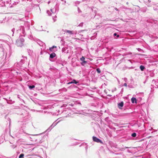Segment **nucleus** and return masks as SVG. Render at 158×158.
<instances>
[{
  "instance_id": "1",
  "label": "nucleus",
  "mask_w": 158,
  "mask_h": 158,
  "mask_svg": "<svg viewBox=\"0 0 158 158\" xmlns=\"http://www.w3.org/2000/svg\"><path fill=\"white\" fill-rule=\"evenodd\" d=\"M80 63L82 66H85L88 64V60L87 59H85V57L83 56H82L81 57L80 59Z\"/></svg>"
},
{
  "instance_id": "19",
  "label": "nucleus",
  "mask_w": 158,
  "mask_h": 158,
  "mask_svg": "<svg viewBox=\"0 0 158 158\" xmlns=\"http://www.w3.org/2000/svg\"><path fill=\"white\" fill-rule=\"evenodd\" d=\"M156 81L155 80H153L152 81V84H155V83H156Z\"/></svg>"
},
{
  "instance_id": "29",
  "label": "nucleus",
  "mask_w": 158,
  "mask_h": 158,
  "mask_svg": "<svg viewBox=\"0 0 158 158\" xmlns=\"http://www.w3.org/2000/svg\"><path fill=\"white\" fill-rule=\"evenodd\" d=\"M116 88H114V90H116Z\"/></svg>"
},
{
  "instance_id": "12",
  "label": "nucleus",
  "mask_w": 158,
  "mask_h": 158,
  "mask_svg": "<svg viewBox=\"0 0 158 158\" xmlns=\"http://www.w3.org/2000/svg\"><path fill=\"white\" fill-rule=\"evenodd\" d=\"M56 48V46H53L52 47H51L49 48V50L51 51H53V48Z\"/></svg>"
},
{
  "instance_id": "15",
  "label": "nucleus",
  "mask_w": 158,
  "mask_h": 158,
  "mask_svg": "<svg viewBox=\"0 0 158 158\" xmlns=\"http://www.w3.org/2000/svg\"><path fill=\"white\" fill-rule=\"evenodd\" d=\"M113 36L114 37L116 36L117 37H118L119 36V35H117L116 33H114Z\"/></svg>"
},
{
  "instance_id": "34",
  "label": "nucleus",
  "mask_w": 158,
  "mask_h": 158,
  "mask_svg": "<svg viewBox=\"0 0 158 158\" xmlns=\"http://www.w3.org/2000/svg\"><path fill=\"white\" fill-rule=\"evenodd\" d=\"M80 105L81 104V103L80 102L79 103Z\"/></svg>"
},
{
  "instance_id": "22",
  "label": "nucleus",
  "mask_w": 158,
  "mask_h": 158,
  "mask_svg": "<svg viewBox=\"0 0 158 158\" xmlns=\"http://www.w3.org/2000/svg\"><path fill=\"white\" fill-rule=\"evenodd\" d=\"M123 88L122 89H121V93H122L123 92Z\"/></svg>"
},
{
  "instance_id": "10",
  "label": "nucleus",
  "mask_w": 158,
  "mask_h": 158,
  "mask_svg": "<svg viewBox=\"0 0 158 158\" xmlns=\"http://www.w3.org/2000/svg\"><path fill=\"white\" fill-rule=\"evenodd\" d=\"M56 56V54L54 53H53L50 54V58H53Z\"/></svg>"
},
{
  "instance_id": "8",
  "label": "nucleus",
  "mask_w": 158,
  "mask_h": 158,
  "mask_svg": "<svg viewBox=\"0 0 158 158\" xmlns=\"http://www.w3.org/2000/svg\"><path fill=\"white\" fill-rule=\"evenodd\" d=\"M108 143L111 147L114 146V144L112 141H109Z\"/></svg>"
},
{
  "instance_id": "9",
  "label": "nucleus",
  "mask_w": 158,
  "mask_h": 158,
  "mask_svg": "<svg viewBox=\"0 0 158 158\" xmlns=\"http://www.w3.org/2000/svg\"><path fill=\"white\" fill-rule=\"evenodd\" d=\"M77 83H78V82H77L75 80H73V81H72L71 82H69L68 84H69L72 83H75V84H77Z\"/></svg>"
},
{
  "instance_id": "35",
  "label": "nucleus",
  "mask_w": 158,
  "mask_h": 158,
  "mask_svg": "<svg viewBox=\"0 0 158 158\" xmlns=\"http://www.w3.org/2000/svg\"><path fill=\"white\" fill-rule=\"evenodd\" d=\"M99 2H101L99 0Z\"/></svg>"
},
{
  "instance_id": "26",
  "label": "nucleus",
  "mask_w": 158,
  "mask_h": 158,
  "mask_svg": "<svg viewBox=\"0 0 158 158\" xmlns=\"http://www.w3.org/2000/svg\"><path fill=\"white\" fill-rule=\"evenodd\" d=\"M125 9H129V10H131V9L130 8H124Z\"/></svg>"
},
{
  "instance_id": "14",
  "label": "nucleus",
  "mask_w": 158,
  "mask_h": 158,
  "mask_svg": "<svg viewBox=\"0 0 158 158\" xmlns=\"http://www.w3.org/2000/svg\"><path fill=\"white\" fill-rule=\"evenodd\" d=\"M96 71L98 72V73H101V71L100 69L99 68H98L96 69Z\"/></svg>"
},
{
  "instance_id": "13",
  "label": "nucleus",
  "mask_w": 158,
  "mask_h": 158,
  "mask_svg": "<svg viewBox=\"0 0 158 158\" xmlns=\"http://www.w3.org/2000/svg\"><path fill=\"white\" fill-rule=\"evenodd\" d=\"M131 135L132 137H135L136 136V134L135 132H134L131 134Z\"/></svg>"
},
{
  "instance_id": "25",
  "label": "nucleus",
  "mask_w": 158,
  "mask_h": 158,
  "mask_svg": "<svg viewBox=\"0 0 158 158\" xmlns=\"http://www.w3.org/2000/svg\"><path fill=\"white\" fill-rule=\"evenodd\" d=\"M127 151L129 153L131 152L129 150H127Z\"/></svg>"
},
{
  "instance_id": "23",
  "label": "nucleus",
  "mask_w": 158,
  "mask_h": 158,
  "mask_svg": "<svg viewBox=\"0 0 158 158\" xmlns=\"http://www.w3.org/2000/svg\"><path fill=\"white\" fill-rule=\"evenodd\" d=\"M124 86H127V84L126 83H125L124 84Z\"/></svg>"
},
{
  "instance_id": "33",
  "label": "nucleus",
  "mask_w": 158,
  "mask_h": 158,
  "mask_svg": "<svg viewBox=\"0 0 158 158\" xmlns=\"http://www.w3.org/2000/svg\"><path fill=\"white\" fill-rule=\"evenodd\" d=\"M128 60V61H131V60Z\"/></svg>"
},
{
  "instance_id": "11",
  "label": "nucleus",
  "mask_w": 158,
  "mask_h": 158,
  "mask_svg": "<svg viewBox=\"0 0 158 158\" xmlns=\"http://www.w3.org/2000/svg\"><path fill=\"white\" fill-rule=\"evenodd\" d=\"M145 69V67L143 65H141L140 66V69L142 71H143L144 70V69Z\"/></svg>"
},
{
  "instance_id": "36",
  "label": "nucleus",
  "mask_w": 158,
  "mask_h": 158,
  "mask_svg": "<svg viewBox=\"0 0 158 158\" xmlns=\"http://www.w3.org/2000/svg\"><path fill=\"white\" fill-rule=\"evenodd\" d=\"M79 11H80V12H81V11H80V10H79Z\"/></svg>"
},
{
  "instance_id": "24",
  "label": "nucleus",
  "mask_w": 158,
  "mask_h": 158,
  "mask_svg": "<svg viewBox=\"0 0 158 158\" xmlns=\"http://www.w3.org/2000/svg\"><path fill=\"white\" fill-rule=\"evenodd\" d=\"M137 50L139 51H140L141 50V49L140 48H137Z\"/></svg>"
},
{
  "instance_id": "16",
  "label": "nucleus",
  "mask_w": 158,
  "mask_h": 158,
  "mask_svg": "<svg viewBox=\"0 0 158 158\" xmlns=\"http://www.w3.org/2000/svg\"><path fill=\"white\" fill-rule=\"evenodd\" d=\"M66 32L71 34H73L72 31L70 30H67L66 31Z\"/></svg>"
},
{
  "instance_id": "6",
  "label": "nucleus",
  "mask_w": 158,
  "mask_h": 158,
  "mask_svg": "<svg viewBox=\"0 0 158 158\" xmlns=\"http://www.w3.org/2000/svg\"><path fill=\"white\" fill-rule=\"evenodd\" d=\"M151 86L152 87H151V88H152V87H153V88L155 87V88H158V82L157 81H156V82L155 84V85H151Z\"/></svg>"
},
{
  "instance_id": "30",
  "label": "nucleus",
  "mask_w": 158,
  "mask_h": 158,
  "mask_svg": "<svg viewBox=\"0 0 158 158\" xmlns=\"http://www.w3.org/2000/svg\"><path fill=\"white\" fill-rule=\"evenodd\" d=\"M128 87H131V86H130V85H128Z\"/></svg>"
},
{
  "instance_id": "4",
  "label": "nucleus",
  "mask_w": 158,
  "mask_h": 158,
  "mask_svg": "<svg viewBox=\"0 0 158 158\" xmlns=\"http://www.w3.org/2000/svg\"><path fill=\"white\" fill-rule=\"evenodd\" d=\"M124 103L123 102H122L120 103H118V107L119 109H121L123 106Z\"/></svg>"
},
{
  "instance_id": "18",
  "label": "nucleus",
  "mask_w": 158,
  "mask_h": 158,
  "mask_svg": "<svg viewBox=\"0 0 158 158\" xmlns=\"http://www.w3.org/2000/svg\"><path fill=\"white\" fill-rule=\"evenodd\" d=\"M35 87V86L34 85H32V86H29V87L30 89H32L33 88H34Z\"/></svg>"
},
{
  "instance_id": "27",
  "label": "nucleus",
  "mask_w": 158,
  "mask_h": 158,
  "mask_svg": "<svg viewBox=\"0 0 158 158\" xmlns=\"http://www.w3.org/2000/svg\"><path fill=\"white\" fill-rule=\"evenodd\" d=\"M125 148H129V147H125Z\"/></svg>"
},
{
  "instance_id": "2",
  "label": "nucleus",
  "mask_w": 158,
  "mask_h": 158,
  "mask_svg": "<svg viewBox=\"0 0 158 158\" xmlns=\"http://www.w3.org/2000/svg\"><path fill=\"white\" fill-rule=\"evenodd\" d=\"M24 40L22 38H20L17 40L16 42V45L18 47H21L23 45Z\"/></svg>"
},
{
  "instance_id": "17",
  "label": "nucleus",
  "mask_w": 158,
  "mask_h": 158,
  "mask_svg": "<svg viewBox=\"0 0 158 158\" xmlns=\"http://www.w3.org/2000/svg\"><path fill=\"white\" fill-rule=\"evenodd\" d=\"M24 154H21L19 157V158H23Z\"/></svg>"
},
{
  "instance_id": "32",
  "label": "nucleus",
  "mask_w": 158,
  "mask_h": 158,
  "mask_svg": "<svg viewBox=\"0 0 158 158\" xmlns=\"http://www.w3.org/2000/svg\"><path fill=\"white\" fill-rule=\"evenodd\" d=\"M157 130H158V128L157 130H156V131Z\"/></svg>"
},
{
  "instance_id": "3",
  "label": "nucleus",
  "mask_w": 158,
  "mask_h": 158,
  "mask_svg": "<svg viewBox=\"0 0 158 158\" xmlns=\"http://www.w3.org/2000/svg\"><path fill=\"white\" fill-rule=\"evenodd\" d=\"M93 139L94 141L97 142L98 143H100L102 144H103V142L100 140L99 139L97 138V137L95 136H93Z\"/></svg>"
},
{
  "instance_id": "21",
  "label": "nucleus",
  "mask_w": 158,
  "mask_h": 158,
  "mask_svg": "<svg viewBox=\"0 0 158 158\" xmlns=\"http://www.w3.org/2000/svg\"><path fill=\"white\" fill-rule=\"evenodd\" d=\"M114 10H116L117 11H118V9L117 8H116V7H114Z\"/></svg>"
},
{
  "instance_id": "20",
  "label": "nucleus",
  "mask_w": 158,
  "mask_h": 158,
  "mask_svg": "<svg viewBox=\"0 0 158 158\" xmlns=\"http://www.w3.org/2000/svg\"><path fill=\"white\" fill-rule=\"evenodd\" d=\"M83 23H80V27H82L83 26Z\"/></svg>"
},
{
  "instance_id": "7",
  "label": "nucleus",
  "mask_w": 158,
  "mask_h": 158,
  "mask_svg": "<svg viewBox=\"0 0 158 158\" xmlns=\"http://www.w3.org/2000/svg\"><path fill=\"white\" fill-rule=\"evenodd\" d=\"M82 145H83L84 147H85V148L86 151V152H87V149L88 148V145H87V144L86 143H84L83 144L81 145V146H82Z\"/></svg>"
},
{
  "instance_id": "31",
  "label": "nucleus",
  "mask_w": 158,
  "mask_h": 158,
  "mask_svg": "<svg viewBox=\"0 0 158 158\" xmlns=\"http://www.w3.org/2000/svg\"><path fill=\"white\" fill-rule=\"evenodd\" d=\"M81 113L80 112V114H81Z\"/></svg>"
},
{
  "instance_id": "5",
  "label": "nucleus",
  "mask_w": 158,
  "mask_h": 158,
  "mask_svg": "<svg viewBox=\"0 0 158 158\" xmlns=\"http://www.w3.org/2000/svg\"><path fill=\"white\" fill-rule=\"evenodd\" d=\"M131 101L132 103H137V100L135 98L132 97L131 98Z\"/></svg>"
},
{
  "instance_id": "28",
  "label": "nucleus",
  "mask_w": 158,
  "mask_h": 158,
  "mask_svg": "<svg viewBox=\"0 0 158 158\" xmlns=\"http://www.w3.org/2000/svg\"><path fill=\"white\" fill-rule=\"evenodd\" d=\"M124 79L125 80H127V78H124Z\"/></svg>"
}]
</instances>
